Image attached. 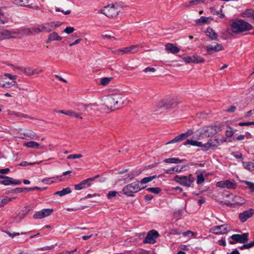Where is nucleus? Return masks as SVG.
<instances>
[{
    "instance_id": "1",
    "label": "nucleus",
    "mask_w": 254,
    "mask_h": 254,
    "mask_svg": "<svg viewBox=\"0 0 254 254\" xmlns=\"http://www.w3.org/2000/svg\"><path fill=\"white\" fill-rule=\"evenodd\" d=\"M125 101L124 96L119 94H113L104 99L102 109L108 111H115L122 107Z\"/></svg>"
},
{
    "instance_id": "2",
    "label": "nucleus",
    "mask_w": 254,
    "mask_h": 254,
    "mask_svg": "<svg viewBox=\"0 0 254 254\" xmlns=\"http://www.w3.org/2000/svg\"><path fill=\"white\" fill-rule=\"evenodd\" d=\"M231 33L236 35L248 32L253 28V26L249 22L241 19L232 20L229 23Z\"/></svg>"
},
{
    "instance_id": "3",
    "label": "nucleus",
    "mask_w": 254,
    "mask_h": 254,
    "mask_svg": "<svg viewBox=\"0 0 254 254\" xmlns=\"http://www.w3.org/2000/svg\"><path fill=\"white\" fill-rule=\"evenodd\" d=\"M123 7L121 4L109 5L101 9L100 12L109 18H114L119 15Z\"/></svg>"
},
{
    "instance_id": "4",
    "label": "nucleus",
    "mask_w": 254,
    "mask_h": 254,
    "mask_svg": "<svg viewBox=\"0 0 254 254\" xmlns=\"http://www.w3.org/2000/svg\"><path fill=\"white\" fill-rule=\"evenodd\" d=\"M144 188V187H140L138 182H134L124 187L123 191L124 194L128 196H133L134 193L137 192Z\"/></svg>"
},
{
    "instance_id": "5",
    "label": "nucleus",
    "mask_w": 254,
    "mask_h": 254,
    "mask_svg": "<svg viewBox=\"0 0 254 254\" xmlns=\"http://www.w3.org/2000/svg\"><path fill=\"white\" fill-rule=\"evenodd\" d=\"M14 31L15 35L16 36V38L18 39H21L24 37L29 36L30 35H36L35 27H21L14 29Z\"/></svg>"
},
{
    "instance_id": "6",
    "label": "nucleus",
    "mask_w": 254,
    "mask_h": 254,
    "mask_svg": "<svg viewBox=\"0 0 254 254\" xmlns=\"http://www.w3.org/2000/svg\"><path fill=\"white\" fill-rule=\"evenodd\" d=\"M174 181L181 185L187 187L191 186V184L194 182V178L192 175H190L189 176H178L177 175L174 177Z\"/></svg>"
},
{
    "instance_id": "7",
    "label": "nucleus",
    "mask_w": 254,
    "mask_h": 254,
    "mask_svg": "<svg viewBox=\"0 0 254 254\" xmlns=\"http://www.w3.org/2000/svg\"><path fill=\"white\" fill-rule=\"evenodd\" d=\"M60 25V24H55L53 22L45 23L41 24L39 25L38 27H35L36 35L43 32H50L56 28L59 27Z\"/></svg>"
},
{
    "instance_id": "8",
    "label": "nucleus",
    "mask_w": 254,
    "mask_h": 254,
    "mask_svg": "<svg viewBox=\"0 0 254 254\" xmlns=\"http://www.w3.org/2000/svg\"><path fill=\"white\" fill-rule=\"evenodd\" d=\"M205 49L208 55H212L214 52H219L223 50V46L216 42H213L211 44L205 47Z\"/></svg>"
},
{
    "instance_id": "9",
    "label": "nucleus",
    "mask_w": 254,
    "mask_h": 254,
    "mask_svg": "<svg viewBox=\"0 0 254 254\" xmlns=\"http://www.w3.org/2000/svg\"><path fill=\"white\" fill-rule=\"evenodd\" d=\"M12 38H16V36L15 35L14 29H2L0 31V40Z\"/></svg>"
},
{
    "instance_id": "10",
    "label": "nucleus",
    "mask_w": 254,
    "mask_h": 254,
    "mask_svg": "<svg viewBox=\"0 0 254 254\" xmlns=\"http://www.w3.org/2000/svg\"><path fill=\"white\" fill-rule=\"evenodd\" d=\"M159 235V233L157 231L152 230L147 233L143 242L145 244H154L155 242V239L158 238Z\"/></svg>"
},
{
    "instance_id": "11",
    "label": "nucleus",
    "mask_w": 254,
    "mask_h": 254,
    "mask_svg": "<svg viewBox=\"0 0 254 254\" xmlns=\"http://www.w3.org/2000/svg\"><path fill=\"white\" fill-rule=\"evenodd\" d=\"M177 103L174 99H167L162 100L158 105L159 108L169 109L176 105Z\"/></svg>"
},
{
    "instance_id": "12",
    "label": "nucleus",
    "mask_w": 254,
    "mask_h": 254,
    "mask_svg": "<svg viewBox=\"0 0 254 254\" xmlns=\"http://www.w3.org/2000/svg\"><path fill=\"white\" fill-rule=\"evenodd\" d=\"M138 50V45H132L130 47L124 48L122 49L117 50L115 53L118 55H123L125 54H128L137 52Z\"/></svg>"
},
{
    "instance_id": "13",
    "label": "nucleus",
    "mask_w": 254,
    "mask_h": 254,
    "mask_svg": "<svg viewBox=\"0 0 254 254\" xmlns=\"http://www.w3.org/2000/svg\"><path fill=\"white\" fill-rule=\"evenodd\" d=\"M249 234L247 233L243 234H234L230 237V238L237 243L241 244L246 243L249 240Z\"/></svg>"
},
{
    "instance_id": "14",
    "label": "nucleus",
    "mask_w": 254,
    "mask_h": 254,
    "mask_svg": "<svg viewBox=\"0 0 254 254\" xmlns=\"http://www.w3.org/2000/svg\"><path fill=\"white\" fill-rule=\"evenodd\" d=\"M53 212L52 209H43L42 210L35 213L33 215V218L35 219L45 218L51 215Z\"/></svg>"
},
{
    "instance_id": "15",
    "label": "nucleus",
    "mask_w": 254,
    "mask_h": 254,
    "mask_svg": "<svg viewBox=\"0 0 254 254\" xmlns=\"http://www.w3.org/2000/svg\"><path fill=\"white\" fill-rule=\"evenodd\" d=\"M192 133V132L191 130H188L186 132L182 133L175 137L173 139L168 141L166 143V144L180 142L190 135Z\"/></svg>"
},
{
    "instance_id": "16",
    "label": "nucleus",
    "mask_w": 254,
    "mask_h": 254,
    "mask_svg": "<svg viewBox=\"0 0 254 254\" xmlns=\"http://www.w3.org/2000/svg\"><path fill=\"white\" fill-rule=\"evenodd\" d=\"M217 187L222 188H227L230 189H235L236 188L237 185L231 182L229 180L222 181L217 182Z\"/></svg>"
},
{
    "instance_id": "17",
    "label": "nucleus",
    "mask_w": 254,
    "mask_h": 254,
    "mask_svg": "<svg viewBox=\"0 0 254 254\" xmlns=\"http://www.w3.org/2000/svg\"><path fill=\"white\" fill-rule=\"evenodd\" d=\"M94 181V178H88L81 181L79 184L74 185V189L76 190H80L89 187L91 185V183Z\"/></svg>"
},
{
    "instance_id": "18",
    "label": "nucleus",
    "mask_w": 254,
    "mask_h": 254,
    "mask_svg": "<svg viewBox=\"0 0 254 254\" xmlns=\"http://www.w3.org/2000/svg\"><path fill=\"white\" fill-rule=\"evenodd\" d=\"M254 214V210L253 209H250L248 210L244 211L241 213L239 215V218L240 220L244 223L246 222L249 218L252 217Z\"/></svg>"
},
{
    "instance_id": "19",
    "label": "nucleus",
    "mask_w": 254,
    "mask_h": 254,
    "mask_svg": "<svg viewBox=\"0 0 254 254\" xmlns=\"http://www.w3.org/2000/svg\"><path fill=\"white\" fill-rule=\"evenodd\" d=\"M205 132L207 133V136L210 137L220 132L221 128L220 126H212L207 127L205 128Z\"/></svg>"
},
{
    "instance_id": "20",
    "label": "nucleus",
    "mask_w": 254,
    "mask_h": 254,
    "mask_svg": "<svg viewBox=\"0 0 254 254\" xmlns=\"http://www.w3.org/2000/svg\"><path fill=\"white\" fill-rule=\"evenodd\" d=\"M30 210L25 209L21 210L18 213H15L13 216L14 219L16 223H19L24 218V217L28 214Z\"/></svg>"
},
{
    "instance_id": "21",
    "label": "nucleus",
    "mask_w": 254,
    "mask_h": 254,
    "mask_svg": "<svg viewBox=\"0 0 254 254\" xmlns=\"http://www.w3.org/2000/svg\"><path fill=\"white\" fill-rule=\"evenodd\" d=\"M217 146L212 139H209L207 143L202 144V150L207 151L210 149H215Z\"/></svg>"
},
{
    "instance_id": "22",
    "label": "nucleus",
    "mask_w": 254,
    "mask_h": 254,
    "mask_svg": "<svg viewBox=\"0 0 254 254\" xmlns=\"http://www.w3.org/2000/svg\"><path fill=\"white\" fill-rule=\"evenodd\" d=\"M165 50L169 51L171 53L175 54L178 53L180 49L172 43H167L165 45Z\"/></svg>"
},
{
    "instance_id": "23",
    "label": "nucleus",
    "mask_w": 254,
    "mask_h": 254,
    "mask_svg": "<svg viewBox=\"0 0 254 254\" xmlns=\"http://www.w3.org/2000/svg\"><path fill=\"white\" fill-rule=\"evenodd\" d=\"M212 20L213 19L210 17L201 16L196 20V25L200 26L206 23H210Z\"/></svg>"
},
{
    "instance_id": "24",
    "label": "nucleus",
    "mask_w": 254,
    "mask_h": 254,
    "mask_svg": "<svg viewBox=\"0 0 254 254\" xmlns=\"http://www.w3.org/2000/svg\"><path fill=\"white\" fill-rule=\"evenodd\" d=\"M207 36L211 40H216L218 38L217 34L211 28H207L205 32Z\"/></svg>"
},
{
    "instance_id": "25",
    "label": "nucleus",
    "mask_w": 254,
    "mask_h": 254,
    "mask_svg": "<svg viewBox=\"0 0 254 254\" xmlns=\"http://www.w3.org/2000/svg\"><path fill=\"white\" fill-rule=\"evenodd\" d=\"M0 183L7 186L10 184L20 185L21 182L19 180H13L12 178H10V179H5L4 180L0 181Z\"/></svg>"
},
{
    "instance_id": "26",
    "label": "nucleus",
    "mask_w": 254,
    "mask_h": 254,
    "mask_svg": "<svg viewBox=\"0 0 254 254\" xmlns=\"http://www.w3.org/2000/svg\"><path fill=\"white\" fill-rule=\"evenodd\" d=\"M184 168V166H177L176 167H172L171 169L165 170V172L166 174H173L174 172H181Z\"/></svg>"
},
{
    "instance_id": "27",
    "label": "nucleus",
    "mask_w": 254,
    "mask_h": 254,
    "mask_svg": "<svg viewBox=\"0 0 254 254\" xmlns=\"http://www.w3.org/2000/svg\"><path fill=\"white\" fill-rule=\"evenodd\" d=\"M228 226L226 225H222L220 226H217L214 227V230L218 231L217 233L219 234H226L228 231Z\"/></svg>"
},
{
    "instance_id": "28",
    "label": "nucleus",
    "mask_w": 254,
    "mask_h": 254,
    "mask_svg": "<svg viewBox=\"0 0 254 254\" xmlns=\"http://www.w3.org/2000/svg\"><path fill=\"white\" fill-rule=\"evenodd\" d=\"M62 37L59 36L57 32H53L48 36L47 43L54 41H61Z\"/></svg>"
},
{
    "instance_id": "29",
    "label": "nucleus",
    "mask_w": 254,
    "mask_h": 254,
    "mask_svg": "<svg viewBox=\"0 0 254 254\" xmlns=\"http://www.w3.org/2000/svg\"><path fill=\"white\" fill-rule=\"evenodd\" d=\"M23 134L24 136L21 137L22 139H27L26 137H28L29 139H33L36 137V134L31 130H26Z\"/></svg>"
},
{
    "instance_id": "30",
    "label": "nucleus",
    "mask_w": 254,
    "mask_h": 254,
    "mask_svg": "<svg viewBox=\"0 0 254 254\" xmlns=\"http://www.w3.org/2000/svg\"><path fill=\"white\" fill-rule=\"evenodd\" d=\"M184 145H187L188 144L198 147H201L202 148V143L201 142L197 141L192 139H188L187 141L183 143Z\"/></svg>"
},
{
    "instance_id": "31",
    "label": "nucleus",
    "mask_w": 254,
    "mask_h": 254,
    "mask_svg": "<svg viewBox=\"0 0 254 254\" xmlns=\"http://www.w3.org/2000/svg\"><path fill=\"white\" fill-rule=\"evenodd\" d=\"M210 9L213 15H217L220 18L225 17V14L223 13L222 7L219 10H216L213 7H211Z\"/></svg>"
},
{
    "instance_id": "32",
    "label": "nucleus",
    "mask_w": 254,
    "mask_h": 254,
    "mask_svg": "<svg viewBox=\"0 0 254 254\" xmlns=\"http://www.w3.org/2000/svg\"><path fill=\"white\" fill-rule=\"evenodd\" d=\"M112 77H103L100 79L99 85L102 86H106L108 85L110 82L113 80Z\"/></svg>"
},
{
    "instance_id": "33",
    "label": "nucleus",
    "mask_w": 254,
    "mask_h": 254,
    "mask_svg": "<svg viewBox=\"0 0 254 254\" xmlns=\"http://www.w3.org/2000/svg\"><path fill=\"white\" fill-rule=\"evenodd\" d=\"M71 192L70 188L69 187L63 189L62 190L56 191L54 194L58 195L60 196H64L67 194L70 193Z\"/></svg>"
},
{
    "instance_id": "34",
    "label": "nucleus",
    "mask_w": 254,
    "mask_h": 254,
    "mask_svg": "<svg viewBox=\"0 0 254 254\" xmlns=\"http://www.w3.org/2000/svg\"><path fill=\"white\" fill-rule=\"evenodd\" d=\"M24 146H26L29 148H39L40 147V145L38 143L34 141H30L26 143H24Z\"/></svg>"
},
{
    "instance_id": "35",
    "label": "nucleus",
    "mask_w": 254,
    "mask_h": 254,
    "mask_svg": "<svg viewBox=\"0 0 254 254\" xmlns=\"http://www.w3.org/2000/svg\"><path fill=\"white\" fill-rule=\"evenodd\" d=\"M213 141L214 142L215 145H216L217 147L221 145L223 143L226 142H230L231 140H228L227 138L222 137L221 139H218L217 138H215L214 139H212Z\"/></svg>"
},
{
    "instance_id": "36",
    "label": "nucleus",
    "mask_w": 254,
    "mask_h": 254,
    "mask_svg": "<svg viewBox=\"0 0 254 254\" xmlns=\"http://www.w3.org/2000/svg\"><path fill=\"white\" fill-rule=\"evenodd\" d=\"M16 198L15 197H5L3 199L0 201V207H3L6 204L8 203L9 201H12Z\"/></svg>"
},
{
    "instance_id": "37",
    "label": "nucleus",
    "mask_w": 254,
    "mask_h": 254,
    "mask_svg": "<svg viewBox=\"0 0 254 254\" xmlns=\"http://www.w3.org/2000/svg\"><path fill=\"white\" fill-rule=\"evenodd\" d=\"M183 160H181L179 158H167L165 159L164 162L167 163H174V164H178L182 162Z\"/></svg>"
},
{
    "instance_id": "38",
    "label": "nucleus",
    "mask_w": 254,
    "mask_h": 254,
    "mask_svg": "<svg viewBox=\"0 0 254 254\" xmlns=\"http://www.w3.org/2000/svg\"><path fill=\"white\" fill-rule=\"evenodd\" d=\"M234 203L233 205H241L245 203V200L240 196H235L234 197Z\"/></svg>"
},
{
    "instance_id": "39",
    "label": "nucleus",
    "mask_w": 254,
    "mask_h": 254,
    "mask_svg": "<svg viewBox=\"0 0 254 254\" xmlns=\"http://www.w3.org/2000/svg\"><path fill=\"white\" fill-rule=\"evenodd\" d=\"M65 115L67 116H70V117H73L76 118H79L81 120L82 119V117L80 116L79 114L75 113L71 110H68V111H66Z\"/></svg>"
},
{
    "instance_id": "40",
    "label": "nucleus",
    "mask_w": 254,
    "mask_h": 254,
    "mask_svg": "<svg viewBox=\"0 0 254 254\" xmlns=\"http://www.w3.org/2000/svg\"><path fill=\"white\" fill-rule=\"evenodd\" d=\"M28 0H15V3L22 6H28Z\"/></svg>"
},
{
    "instance_id": "41",
    "label": "nucleus",
    "mask_w": 254,
    "mask_h": 254,
    "mask_svg": "<svg viewBox=\"0 0 254 254\" xmlns=\"http://www.w3.org/2000/svg\"><path fill=\"white\" fill-rule=\"evenodd\" d=\"M156 178H157L156 175H154L152 176L145 177V178H144L143 179H142L141 180V181L140 182V183L141 184H146V183L151 182L153 179H155Z\"/></svg>"
},
{
    "instance_id": "42",
    "label": "nucleus",
    "mask_w": 254,
    "mask_h": 254,
    "mask_svg": "<svg viewBox=\"0 0 254 254\" xmlns=\"http://www.w3.org/2000/svg\"><path fill=\"white\" fill-rule=\"evenodd\" d=\"M243 165L245 169L251 170L252 168H254V160L252 162H243Z\"/></svg>"
},
{
    "instance_id": "43",
    "label": "nucleus",
    "mask_w": 254,
    "mask_h": 254,
    "mask_svg": "<svg viewBox=\"0 0 254 254\" xmlns=\"http://www.w3.org/2000/svg\"><path fill=\"white\" fill-rule=\"evenodd\" d=\"M253 11V9H249L245 10L244 12L242 13L241 15L243 17L245 18H250L251 16V14Z\"/></svg>"
},
{
    "instance_id": "44",
    "label": "nucleus",
    "mask_w": 254,
    "mask_h": 254,
    "mask_svg": "<svg viewBox=\"0 0 254 254\" xmlns=\"http://www.w3.org/2000/svg\"><path fill=\"white\" fill-rule=\"evenodd\" d=\"M146 190L155 194H158L161 192V190L158 187L155 188H148L146 189Z\"/></svg>"
},
{
    "instance_id": "45",
    "label": "nucleus",
    "mask_w": 254,
    "mask_h": 254,
    "mask_svg": "<svg viewBox=\"0 0 254 254\" xmlns=\"http://www.w3.org/2000/svg\"><path fill=\"white\" fill-rule=\"evenodd\" d=\"M55 178H47L43 179L42 180V182L45 184H51L55 182V181L52 180V179H55Z\"/></svg>"
},
{
    "instance_id": "46",
    "label": "nucleus",
    "mask_w": 254,
    "mask_h": 254,
    "mask_svg": "<svg viewBox=\"0 0 254 254\" xmlns=\"http://www.w3.org/2000/svg\"><path fill=\"white\" fill-rule=\"evenodd\" d=\"M15 83V81H12L11 82H6L4 81V83L2 85L3 88H9L11 86H13Z\"/></svg>"
},
{
    "instance_id": "47",
    "label": "nucleus",
    "mask_w": 254,
    "mask_h": 254,
    "mask_svg": "<svg viewBox=\"0 0 254 254\" xmlns=\"http://www.w3.org/2000/svg\"><path fill=\"white\" fill-rule=\"evenodd\" d=\"M194 63L195 64L202 63L204 62V59L200 56L194 55Z\"/></svg>"
},
{
    "instance_id": "48",
    "label": "nucleus",
    "mask_w": 254,
    "mask_h": 254,
    "mask_svg": "<svg viewBox=\"0 0 254 254\" xmlns=\"http://www.w3.org/2000/svg\"><path fill=\"white\" fill-rule=\"evenodd\" d=\"M207 133L205 132V130L204 129L203 130H202V131H201L200 132V133L199 134V135L197 137V138L199 139H204V138H205L207 137H209V136H207Z\"/></svg>"
},
{
    "instance_id": "49",
    "label": "nucleus",
    "mask_w": 254,
    "mask_h": 254,
    "mask_svg": "<svg viewBox=\"0 0 254 254\" xmlns=\"http://www.w3.org/2000/svg\"><path fill=\"white\" fill-rule=\"evenodd\" d=\"M183 59H184V61L186 63H194V55L191 56L185 57Z\"/></svg>"
},
{
    "instance_id": "50",
    "label": "nucleus",
    "mask_w": 254,
    "mask_h": 254,
    "mask_svg": "<svg viewBox=\"0 0 254 254\" xmlns=\"http://www.w3.org/2000/svg\"><path fill=\"white\" fill-rule=\"evenodd\" d=\"M230 130H227L225 132V135L227 137H232L234 134V131L233 130V128L230 127H229Z\"/></svg>"
},
{
    "instance_id": "51",
    "label": "nucleus",
    "mask_w": 254,
    "mask_h": 254,
    "mask_svg": "<svg viewBox=\"0 0 254 254\" xmlns=\"http://www.w3.org/2000/svg\"><path fill=\"white\" fill-rule=\"evenodd\" d=\"M24 73H26L28 76L33 75V69L31 67H27L25 68Z\"/></svg>"
},
{
    "instance_id": "52",
    "label": "nucleus",
    "mask_w": 254,
    "mask_h": 254,
    "mask_svg": "<svg viewBox=\"0 0 254 254\" xmlns=\"http://www.w3.org/2000/svg\"><path fill=\"white\" fill-rule=\"evenodd\" d=\"M204 181V178L202 174L197 176L196 183L197 184H201Z\"/></svg>"
},
{
    "instance_id": "53",
    "label": "nucleus",
    "mask_w": 254,
    "mask_h": 254,
    "mask_svg": "<svg viewBox=\"0 0 254 254\" xmlns=\"http://www.w3.org/2000/svg\"><path fill=\"white\" fill-rule=\"evenodd\" d=\"M243 182L248 185L252 191H254V183L248 181H244Z\"/></svg>"
},
{
    "instance_id": "54",
    "label": "nucleus",
    "mask_w": 254,
    "mask_h": 254,
    "mask_svg": "<svg viewBox=\"0 0 254 254\" xmlns=\"http://www.w3.org/2000/svg\"><path fill=\"white\" fill-rule=\"evenodd\" d=\"M82 157V155L81 154H71L69 155L67 157L68 159H76V158H80Z\"/></svg>"
},
{
    "instance_id": "55",
    "label": "nucleus",
    "mask_w": 254,
    "mask_h": 254,
    "mask_svg": "<svg viewBox=\"0 0 254 254\" xmlns=\"http://www.w3.org/2000/svg\"><path fill=\"white\" fill-rule=\"evenodd\" d=\"M13 69L19 74L24 73L25 68L20 66L15 67Z\"/></svg>"
},
{
    "instance_id": "56",
    "label": "nucleus",
    "mask_w": 254,
    "mask_h": 254,
    "mask_svg": "<svg viewBox=\"0 0 254 254\" xmlns=\"http://www.w3.org/2000/svg\"><path fill=\"white\" fill-rule=\"evenodd\" d=\"M74 28L73 27H66L64 31L66 34H71L74 31Z\"/></svg>"
},
{
    "instance_id": "57",
    "label": "nucleus",
    "mask_w": 254,
    "mask_h": 254,
    "mask_svg": "<svg viewBox=\"0 0 254 254\" xmlns=\"http://www.w3.org/2000/svg\"><path fill=\"white\" fill-rule=\"evenodd\" d=\"M117 194V192L116 191H110L107 194V197L108 199H111L112 198L115 197Z\"/></svg>"
},
{
    "instance_id": "58",
    "label": "nucleus",
    "mask_w": 254,
    "mask_h": 254,
    "mask_svg": "<svg viewBox=\"0 0 254 254\" xmlns=\"http://www.w3.org/2000/svg\"><path fill=\"white\" fill-rule=\"evenodd\" d=\"M8 114L11 116H15L17 117H20V113L16 112L13 111L8 110L7 111Z\"/></svg>"
},
{
    "instance_id": "59",
    "label": "nucleus",
    "mask_w": 254,
    "mask_h": 254,
    "mask_svg": "<svg viewBox=\"0 0 254 254\" xmlns=\"http://www.w3.org/2000/svg\"><path fill=\"white\" fill-rule=\"evenodd\" d=\"M97 106H98V105L96 103L89 104L88 105H86L85 106V110L87 111H88L89 109L92 110V107H97Z\"/></svg>"
},
{
    "instance_id": "60",
    "label": "nucleus",
    "mask_w": 254,
    "mask_h": 254,
    "mask_svg": "<svg viewBox=\"0 0 254 254\" xmlns=\"http://www.w3.org/2000/svg\"><path fill=\"white\" fill-rule=\"evenodd\" d=\"M23 191V189H22V188H17L15 189H12L10 191H9V192H10L11 193H20Z\"/></svg>"
},
{
    "instance_id": "61",
    "label": "nucleus",
    "mask_w": 254,
    "mask_h": 254,
    "mask_svg": "<svg viewBox=\"0 0 254 254\" xmlns=\"http://www.w3.org/2000/svg\"><path fill=\"white\" fill-rule=\"evenodd\" d=\"M194 234V233L190 230L187 231L186 232L183 233V235L184 236L189 237L193 236Z\"/></svg>"
},
{
    "instance_id": "62",
    "label": "nucleus",
    "mask_w": 254,
    "mask_h": 254,
    "mask_svg": "<svg viewBox=\"0 0 254 254\" xmlns=\"http://www.w3.org/2000/svg\"><path fill=\"white\" fill-rule=\"evenodd\" d=\"M199 3L198 0H192L189 1L187 4V6H190L192 5H197Z\"/></svg>"
},
{
    "instance_id": "63",
    "label": "nucleus",
    "mask_w": 254,
    "mask_h": 254,
    "mask_svg": "<svg viewBox=\"0 0 254 254\" xmlns=\"http://www.w3.org/2000/svg\"><path fill=\"white\" fill-rule=\"evenodd\" d=\"M143 71L145 73H147L148 72H154L156 71V69L154 67H147L144 69Z\"/></svg>"
},
{
    "instance_id": "64",
    "label": "nucleus",
    "mask_w": 254,
    "mask_h": 254,
    "mask_svg": "<svg viewBox=\"0 0 254 254\" xmlns=\"http://www.w3.org/2000/svg\"><path fill=\"white\" fill-rule=\"evenodd\" d=\"M77 251L76 249L71 251H64L61 252L59 254H74V253Z\"/></svg>"
}]
</instances>
